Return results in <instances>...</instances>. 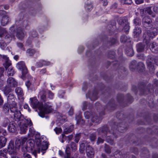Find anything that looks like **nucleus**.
<instances>
[{
	"label": "nucleus",
	"instance_id": "473e14b6",
	"mask_svg": "<svg viewBox=\"0 0 158 158\" xmlns=\"http://www.w3.org/2000/svg\"><path fill=\"white\" fill-rule=\"evenodd\" d=\"M3 110L5 113H8L9 111L10 106L8 104H5L3 107Z\"/></svg>",
	"mask_w": 158,
	"mask_h": 158
},
{
	"label": "nucleus",
	"instance_id": "5fc2aeb1",
	"mask_svg": "<svg viewBox=\"0 0 158 158\" xmlns=\"http://www.w3.org/2000/svg\"><path fill=\"white\" fill-rule=\"evenodd\" d=\"M9 121L7 119H5L2 125L3 127H5L7 125Z\"/></svg>",
	"mask_w": 158,
	"mask_h": 158
},
{
	"label": "nucleus",
	"instance_id": "a878e982",
	"mask_svg": "<svg viewBox=\"0 0 158 158\" xmlns=\"http://www.w3.org/2000/svg\"><path fill=\"white\" fill-rule=\"evenodd\" d=\"M126 52L127 55L129 56H132L134 55L133 49L131 48H128L126 49Z\"/></svg>",
	"mask_w": 158,
	"mask_h": 158
},
{
	"label": "nucleus",
	"instance_id": "bf43d9fd",
	"mask_svg": "<svg viewBox=\"0 0 158 158\" xmlns=\"http://www.w3.org/2000/svg\"><path fill=\"white\" fill-rule=\"evenodd\" d=\"M30 35L32 37H35L37 36V33L35 31H33L31 32Z\"/></svg>",
	"mask_w": 158,
	"mask_h": 158
},
{
	"label": "nucleus",
	"instance_id": "e2e57ef3",
	"mask_svg": "<svg viewBox=\"0 0 158 158\" xmlns=\"http://www.w3.org/2000/svg\"><path fill=\"white\" fill-rule=\"evenodd\" d=\"M90 139L92 141H94L96 139V136L95 134H92L90 136Z\"/></svg>",
	"mask_w": 158,
	"mask_h": 158
},
{
	"label": "nucleus",
	"instance_id": "6ab92c4d",
	"mask_svg": "<svg viewBox=\"0 0 158 158\" xmlns=\"http://www.w3.org/2000/svg\"><path fill=\"white\" fill-rule=\"evenodd\" d=\"M9 17L6 15L3 16L2 18L1 23L2 25L5 26L6 25L9 21Z\"/></svg>",
	"mask_w": 158,
	"mask_h": 158
},
{
	"label": "nucleus",
	"instance_id": "dca6fc26",
	"mask_svg": "<svg viewBox=\"0 0 158 158\" xmlns=\"http://www.w3.org/2000/svg\"><path fill=\"white\" fill-rule=\"evenodd\" d=\"M48 148V143L47 142H43L41 144V147L40 148L39 153L40 152V151H41L43 152L42 154L43 155L45 152H44V151L46 150Z\"/></svg>",
	"mask_w": 158,
	"mask_h": 158
},
{
	"label": "nucleus",
	"instance_id": "c9c22d12",
	"mask_svg": "<svg viewBox=\"0 0 158 158\" xmlns=\"http://www.w3.org/2000/svg\"><path fill=\"white\" fill-rule=\"evenodd\" d=\"M136 61L134 60L132 61L130 65V68L131 70L133 71L136 68Z\"/></svg>",
	"mask_w": 158,
	"mask_h": 158
},
{
	"label": "nucleus",
	"instance_id": "f3484780",
	"mask_svg": "<svg viewBox=\"0 0 158 158\" xmlns=\"http://www.w3.org/2000/svg\"><path fill=\"white\" fill-rule=\"evenodd\" d=\"M38 96L42 101L45 102L46 101V92L44 90H43L40 91Z\"/></svg>",
	"mask_w": 158,
	"mask_h": 158
},
{
	"label": "nucleus",
	"instance_id": "c03bdc74",
	"mask_svg": "<svg viewBox=\"0 0 158 158\" xmlns=\"http://www.w3.org/2000/svg\"><path fill=\"white\" fill-rule=\"evenodd\" d=\"M127 37L125 35H122L120 38V41L123 42H125L127 41Z\"/></svg>",
	"mask_w": 158,
	"mask_h": 158
},
{
	"label": "nucleus",
	"instance_id": "c756f323",
	"mask_svg": "<svg viewBox=\"0 0 158 158\" xmlns=\"http://www.w3.org/2000/svg\"><path fill=\"white\" fill-rule=\"evenodd\" d=\"M7 75L8 76H12L15 73L14 70L12 67H10L7 69Z\"/></svg>",
	"mask_w": 158,
	"mask_h": 158
},
{
	"label": "nucleus",
	"instance_id": "774afa93",
	"mask_svg": "<svg viewBox=\"0 0 158 158\" xmlns=\"http://www.w3.org/2000/svg\"><path fill=\"white\" fill-rule=\"evenodd\" d=\"M118 130L120 132H123L124 131L126 130L125 128L124 127H122L121 126H120L118 128Z\"/></svg>",
	"mask_w": 158,
	"mask_h": 158
},
{
	"label": "nucleus",
	"instance_id": "4be33fe9",
	"mask_svg": "<svg viewBox=\"0 0 158 158\" xmlns=\"http://www.w3.org/2000/svg\"><path fill=\"white\" fill-rule=\"evenodd\" d=\"M6 142V139L2 136H0V148L4 147Z\"/></svg>",
	"mask_w": 158,
	"mask_h": 158
},
{
	"label": "nucleus",
	"instance_id": "680f3d73",
	"mask_svg": "<svg viewBox=\"0 0 158 158\" xmlns=\"http://www.w3.org/2000/svg\"><path fill=\"white\" fill-rule=\"evenodd\" d=\"M85 8L88 11L90 10L93 8L92 6L91 5H86L85 6Z\"/></svg>",
	"mask_w": 158,
	"mask_h": 158
},
{
	"label": "nucleus",
	"instance_id": "a18cd8bd",
	"mask_svg": "<svg viewBox=\"0 0 158 158\" xmlns=\"http://www.w3.org/2000/svg\"><path fill=\"white\" fill-rule=\"evenodd\" d=\"M6 46V43L2 41L0 42V47L2 49H4Z\"/></svg>",
	"mask_w": 158,
	"mask_h": 158
},
{
	"label": "nucleus",
	"instance_id": "412c9836",
	"mask_svg": "<svg viewBox=\"0 0 158 158\" xmlns=\"http://www.w3.org/2000/svg\"><path fill=\"white\" fill-rule=\"evenodd\" d=\"M15 98L14 94H9L7 98V100L9 104L10 105L14 103V102H15Z\"/></svg>",
	"mask_w": 158,
	"mask_h": 158
},
{
	"label": "nucleus",
	"instance_id": "a211bd4d",
	"mask_svg": "<svg viewBox=\"0 0 158 158\" xmlns=\"http://www.w3.org/2000/svg\"><path fill=\"white\" fill-rule=\"evenodd\" d=\"M150 48L153 52L157 53L158 52V46L155 43H153L150 44Z\"/></svg>",
	"mask_w": 158,
	"mask_h": 158
},
{
	"label": "nucleus",
	"instance_id": "393cba45",
	"mask_svg": "<svg viewBox=\"0 0 158 158\" xmlns=\"http://www.w3.org/2000/svg\"><path fill=\"white\" fill-rule=\"evenodd\" d=\"M25 36V34L22 31L17 32L16 36L20 40H22L24 37Z\"/></svg>",
	"mask_w": 158,
	"mask_h": 158
},
{
	"label": "nucleus",
	"instance_id": "4c0bfd02",
	"mask_svg": "<svg viewBox=\"0 0 158 158\" xmlns=\"http://www.w3.org/2000/svg\"><path fill=\"white\" fill-rule=\"evenodd\" d=\"M121 2L123 4H131L132 3L131 0H121Z\"/></svg>",
	"mask_w": 158,
	"mask_h": 158
},
{
	"label": "nucleus",
	"instance_id": "338daca9",
	"mask_svg": "<svg viewBox=\"0 0 158 158\" xmlns=\"http://www.w3.org/2000/svg\"><path fill=\"white\" fill-rule=\"evenodd\" d=\"M43 66L48 65L50 64V63L49 61H47L44 60H42Z\"/></svg>",
	"mask_w": 158,
	"mask_h": 158
},
{
	"label": "nucleus",
	"instance_id": "052dcab7",
	"mask_svg": "<svg viewBox=\"0 0 158 158\" xmlns=\"http://www.w3.org/2000/svg\"><path fill=\"white\" fill-rule=\"evenodd\" d=\"M23 157L24 158H32L31 156L27 153H24L23 154Z\"/></svg>",
	"mask_w": 158,
	"mask_h": 158
},
{
	"label": "nucleus",
	"instance_id": "b1692460",
	"mask_svg": "<svg viewBox=\"0 0 158 158\" xmlns=\"http://www.w3.org/2000/svg\"><path fill=\"white\" fill-rule=\"evenodd\" d=\"M27 124H23L22 125H21L20 126V133L23 134L25 133L27 130Z\"/></svg>",
	"mask_w": 158,
	"mask_h": 158
},
{
	"label": "nucleus",
	"instance_id": "69168bd1",
	"mask_svg": "<svg viewBox=\"0 0 158 158\" xmlns=\"http://www.w3.org/2000/svg\"><path fill=\"white\" fill-rule=\"evenodd\" d=\"M68 113L69 115H72L73 114V109L72 107H71Z\"/></svg>",
	"mask_w": 158,
	"mask_h": 158
},
{
	"label": "nucleus",
	"instance_id": "f8f14e48",
	"mask_svg": "<svg viewBox=\"0 0 158 158\" xmlns=\"http://www.w3.org/2000/svg\"><path fill=\"white\" fill-rule=\"evenodd\" d=\"M86 152L87 156L89 158H91L94 156V151L92 147L88 146L86 148Z\"/></svg>",
	"mask_w": 158,
	"mask_h": 158
},
{
	"label": "nucleus",
	"instance_id": "39448f33",
	"mask_svg": "<svg viewBox=\"0 0 158 158\" xmlns=\"http://www.w3.org/2000/svg\"><path fill=\"white\" fill-rule=\"evenodd\" d=\"M17 149L14 146V143L10 142L8 147V151L10 155L11 158H16L17 154L16 150Z\"/></svg>",
	"mask_w": 158,
	"mask_h": 158
},
{
	"label": "nucleus",
	"instance_id": "bb28decb",
	"mask_svg": "<svg viewBox=\"0 0 158 158\" xmlns=\"http://www.w3.org/2000/svg\"><path fill=\"white\" fill-rule=\"evenodd\" d=\"M36 52V51L32 49L29 48L27 50L26 53L27 55L29 56H32Z\"/></svg>",
	"mask_w": 158,
	"mask_h": 158
},
{
	"label": "nucleus",
	"instance_id": "37998d69",
	"mask_svg": "<svg viewBox=\"0 0 158 158\" xmlns=\"http://www.w3.org/2000/svg\"><path fill=\"white\" fill-rule=\"evenodd\" d=\"M20 139V140L22 145H23L27 141V137H21Z\"/></svg>",
	"mask_w": 158,
	"mask_h": 158
},
{
	"label": "nucleus",
	"instance_id": "9d476101",
	"mask_svg": "<svg viewBox=\"0 0 158 158\" xmlns=\"http://www.w3.org/2000/svg\"><path fill=\"white\" fill-rule=\"evenodd\" d=\"M17 126L16 124L13 121L10 122L8 127V131L11 132H15L16 130Z\"/></svg>",
	"mask_w": 158,
	"mask_h": 158
},
{
	"label": "nucleus",
	"instance_id": "c85d7f7f",
	"mask_svg": "<svg viewBox=\"0 0 158 158\" xmlns=\"http://www.w3.org/2000/svg\"><path fill=\"white\" fill-rule=\"evenodd\" d=\"M137 50L139 52H142L144 48V45L141 43L138 44L137 45Z\"/></svg>",
	"mask_w": 158,
	"mask_h": 158
},
{
	"label": "nucleus",
	"instance_id": "e433bc0d",
	"mask_svg": "<svg viewBox=\"0 0 158 158\" xmlns=\"http://www.w3.org/2000/svg\"><path fill=\"white\" fill-rule=\"evenodd\" d=\"M6 42L7 43H9L12 40V37L9 35H7L5 37Z\"/></svg>",
	"mask_w": 158,
	"mask_h": 158
},
{
	"label": "nucleus",
	"instance_id": "6e6d98bb",
	"mask_svg": "<svg viewBox=\"0 0 158 158\" xmlns=\"http://www.w3.org/2000/svg\"><path fill=\"white\" fill-rule=\"evenodd\" d=\"M146 10L147 12L150 15L152 14V12L151 10V7H147L146 8Z\"/></svg>",
	"mask_w": 158,
	"mask_h": 158
},
{
	"label": "nucleus",
	"instance_id": "4d7b16f0",
	"mask_svg": "<svg viewBox=\"0 0 158 158\" xmlns=\"http://www.w3.org/2000/svg\"><path fill=\"white\" fill-rule=\"evenodd\" d=\"M36 65L37 67H41L43 66L42 60L36 63Z\"/></svg>",
	"mask_w": 158,
	"mask_h": 158
},
{
	"label": "nucleus",
	"instance_id": "f257e3e1",
	"mask_svg": "<svg viewBox=\"0 0 158 158\" xmlns=\"http://www.w3.org/2000/svg\"><path fill=\"white\" fill-rule=\"evenodd\" d=\"M143 24L144 27L147 29L150 28V30L145 31L143 35L144 38V41L145 40V42L147 44L149 42L150 38H153L156 35V29L152 27V23H146L145 20H144V24Z\"/></svg>",
	"mask_w": 158,
	"mask_h": 158
},
{
	"label": "nucleus",
	"instance_id": "ddd939ff",
	"mask_svg": "<svg viewBox=\"0 0 158 158\" xmlns=\"http://www.w3.org/2000/svg\"><path fill=\"white\" fill-rule=\"evenodd\" d=\"M16 93L18 96L19 99H24L23 95V91L22 89L19 87H17L15 90Z\"/></svg>",
	"mask_w": 158,
	"mask_h": 158
},
{
	"label": "nucleus",
	"instance_id": "2eb2a0df",
	"mask_svg": "<svg viewBox=\"0 0 158 158\" xmlns=\"http://www.w3.org/2000/svg\"><path fill=\"white\" fill-rule=\"evenodd\" d=\"M154 62L158 65V59H155L152 57H150L147 60V63L149 66L151 65Z\"/></svg>",
	"mask_w": 158,
	"mask_h": 158
},
{
	"label": "nucleus",
	"instance_id": "13d9d810",
	"mask_svg": "<svg viewBox=\"0 0 158 158\" xmlns=\"http://www.w3.org/2000/svg\"><path fill=\"white\" fill-rule=\"evenodd\" d=\"M0 134H2L4 135H5L7 134V132L5 130L0 129Z\"/></svg>",
	"mask_w": 158,
	"mask_h": 158
},
{
	"label": "nucleus",
	"instance_id": "2f4dec72",
	"mask_svg": "<svg viewBox=\"0 0 158 158\" xmlns=\"http://www.w3.org/2000/svg\"><path fill=\"white\" fill-rule=\"evenodd\" d=\"M15 147L17 149H19L20 146L22 145L20 139H16L15 142Z\"/></svg>",
	"mask_w": 158,
	"mask_h": 158
},
{
	"label": "nucleus",
	"instance_id": "3c124183",
	"mask_svg": "<svg viewBox=\"0 0 158 158\" xmlns=\"http://www.w3.org/2000/svg\"><path fill=\"white\" fill-rule=\"evenodd\" d=\"M105 152L109 154L111 152V150L109 147L106 145L105 146Z\"/></svg>",
	"mask_w": 158,
	"mask_h": 158
},
{
	"label": "nucleus",
	"instance_id": "603ef678",
	"mask_svg": "<svg viewBox=\"0 0 158 158\" xmlns=\"http://www.w3.org/2000/svg\"><path fill=\"white\" fill-rule=\"evenodd\" d=\"M48 98L50 99H52L54 97V94L50 91H48Z\"/></svg>",
	"mask_w": 158,
	"mask_h": 158
},
{
	"label": "nucleus",
	"instance_id": "cd10ccee",
	"mask_svg": "<svg viewBox=\"0 0 158 158\" xmlns=\"http://www.w3.org/2000/svg\"><path fill=\"white\" fill-rule=\"evenodd\" d=\"M141 28L139 27H135L134 31V34L135 37L138 36L141 33Z\"/></svg>",
	"mask_w": 158,
	"mask_h": 158
},
{
	"label": "nucleus",
	"instance_id": "ea45409f",
	"mask_svg": "<svg viewBox=\"0 0 158 158\" xmlns=\"http://www.w3.org/2000/svg\"><path fill=\"white\" fill-rule=\"evenodd\" d=\"M70 149L69 146H67L65 150V152L66 154V157H69L70 156Z\"/></svg>",
	"mask_w": 158,
	"mask_h": 158
},
{
	"label": "nucleus",
	"instance_id": "20e7f679",
	"mask_svg": "<svg viewBox=\"0 0 158 158\" xmlns=\"http://www.w3.org/2000/svg\"><path fill=\"white\" fill-rule=\"evenodd\" d=\"M16 67L18 69L22 71V75L21 78L23 80H25L26 75L27 73V70L24 62L23 61H20L18 62L17 64Z\"/></svg>",
	"mask_w": 158,
	"mask_h": 158
},
{
	"label": "nucleus",
	"instance_id": "58836bf2",
	"mask_svg": "<svg viewBox=\"0 0 158 158\" xmlns=\"http://www.w3.org/2000/svg\"><path fill=\"white\" fill-rule=\"evenodd\" d=\"M134 23L136 25H139L141 24V21L138 18H136L134 20Z\"/></svg>",
	"mask_w": 158,
	"mask_h": 158
},
{
	"label": "nucleus",
	"instance_id": "aec40b11",
	"mask_svg": "<svg viewBox=\"0 0 158 158\" xmlns=\"http://www.w3.org/2000/svg\"><path fill=\"white\" fill-rule=\"evenodd\" d=\"M2 90L4 94L6 96L7 95L10 93L11 92V88L7 85L3 87L2 89Z\"/></svg>",
	"mask_w": 158,
	"mask_h": 158
},
{
	"label": "nucleus",
	"instance_id": "de8ad7c7",
	"mask_svg": "<svg viewBox=\"0 0 158 158\" xmlns=\"http://www.w3.org/2000/svg\"><path fill=\"white\" fill-rule=\"evenodd\" d=\"M71 147L73 150L75 151L77 149L76 144L73 142H72L71 143Z\"/></svg>",
	"mask_w": 158,
	"mask_h": 158
},
{
	"label": "nucleus",
	"instance_id": "1a4fd4ad",
	"mask_svg": "<svg viewBox=\"0 0 158 158\" xmlns=\"http://www.w3.org/2000/svg\"><path fill=\"white\" fill-rule=\"evenodd\" d=\"M2 57L4 60V63H3V66L5 67L6 70H7L9 67H12L11 63V61L9 60V58L6 56L3 55L2 56Z\"/></svg>",
	"mask_w": 158,
	"mask_h": 158
},
{
	"label": "nucleus",
	"instance_id": "4468645a",
	"mask_svg": "<svg viewBox=\"0 0 158 158\" xmlns=\"http://www.w3.org/2000/svg\"><path fill=\"white\" fill-rule=\"evenodd\" d=\"M7 83L10 86L12 87H15L17 85V82L12 77L8 78L7 80Z\"/></svg>",
	"mask_w": 158,
	"mask_h": 158
},
{
	"label": "nucleus",
	"instance_id": "5701e85b",
	"mask_svg": "<svg viewBox=\"0 0 158 158\" xmlns=\"http://www.w3.org/2000/svg\"><path fill=\"white\" fill-rule=\"evenodd\" d=\"M64 127H65V128L64 129V132L65 134H68L70 133L73 131L74 128L73 125L67 127H65V126H64Z\"/></svg>",
	"mask_w": 158,
	"mask_h": 158
},
{
	"label": "nucleus",
	"instance_id": "7c9ffc66",
	"mask_svg": "<svg viewBox=\"0 0 158 158\" xmlns=\"http://www.w3.org/2000/svg\"><path fill=\"white\" fill-rule=\"evenodd\" d=\"M85 143H86L84 141L80 144V151L81 153H83L85 150Z\"/></svg>",
	"mask_w": 158,
	"mask_h": 158
},
{
	"label": "nucleus",
	"instance_id": "79ce46f5",
	"mask_svg": "<svg viewBox=\"0 0 158 158\" xmlns=\"http://www.w3.org/2000/svg\"><path fill=\"white\" fill-rule=\"evenodd\" d=\"M144 20H145L146 23H152L151 20L148 17H145L143 18V24H144Z\"/></svg>",
	"mask_w": 158,
	"mask_h": 158
},
{
	"label": "nucleus",
	"instance_id": "7ed1b4c3",
	"mask_svg": "<svg viewBox=\"0 0 158 158\" xmlns=\"http://www.w3.org/2000/svg\"><path fill=\"white\" fill-rule=\"evenodd\" d=\"M52 104L50 102L45 103L43 105L42 104L39 107V116L42 117H44L45 114L51 113L53 110Z\"/></svg>",
	"mask_w": 158,
	"mask_h": 158
},
{
	"label": "nucleus",
	"instance_id": "864d4df0",
	"mask_svg": "<svg viewBox=\"0 0 158 158\" xmlns=\"http://www.w3.org/2000/svg\"><path fill=\"white\" fill-rule=\"evenodd\" d=\"M106 140L108 143H109L111 145L113 144L114 143L113 140L109 137H108L106 138Z\"/></svg>",
	"mask_w": 158,
	"mask_h": 158
},
{
	"label": "nucleus",
	"instance_id": "9b49d317",
	"mask_svg": "<svg viewBox=\"0 0 158 158\" xmlns=\"http://www.w3.org/2000/svg\"><path fill=\"white\" fill-rule=\"evenodd\" d=\"M15 24L17 25H19L20 27L23 28H26L28 25V22L26 20H19L16 21Z\"/></svg>",
	"mask_w": 158,
	"mask_h": 158
},
{
	"label": "nucleus",
	"instance_id": "f03ea898",
	"mask_svg": "<svg viewBox=\"0 0 158 158\" xmlns=\"http://www.w3.org/2000/svg\"><path fill=\"white\" fill-rule=\"evenodd\" d=\"M10 108L11 115L13 116L15 120L20 121L23 119V116L21 114L20 111L18 110L16 102L10 104Z\"/></svg>",
	"mask_w": 158,
	"mask_h": 158
},
{
	"label": "nucleus",
	"instance_id": "09e8293b",
	"mask_svg": "<svg viewBox=\"0 0 158 158\" xmlns=\"http://www.w3.org/2000/svg\"><path fill=\"white\" fill-rule=\"evenodd\" d=\"M80 134H78L76 135L75 137V142L77 143L80 139Z\"/></svg>",
	"mask_w": 158,
	"mask_h": 158
},
{
	"label": "nucleus",
	"instance_id": "0eeeda50",
	"mask_svg": "<svg viewBox=\"0 0 158 158\" xmlns=\"http://www.w3.org/2000/svg\"><path fill=\"white\" fill-rule=\"evenodd\" d=\"M84 115L85 118L87 119H89L90 117H91V120L93 122H94L96 123H99L98 118L94 113L91 114L89 112L86 111Z\"/></svg>",
	"mask_w": 158,
	"mask_h": 158
},
{
	"label": "nucleus",
	"instance_id": "a19ab883",
	"mask_svg": "<svg viewBox=\"0 0 158 158\" xmlns=\"http://www.w3.org/2000/svg\"><path fill=\"white\" fill-rule=\"evenodd\" d=\"M54 131L56 134H58L62 131V129L60 127H56L54 129Z\"/></svg>",
	"mask_w": 158,
	"mask_h": 158
},
{
	"label": "nucleus",
	"instance_id": "0e129e2a",
	"mask_svg": "<svg viewBox=\"0 0 158 158\" xmlns=\"http://www.w3.org/2000/svg\"><path fill=\"white\" fill-rule=\"evenodd\" d=\"M141 67V69L142 70H143L144 68V65L143 64L142 62H139L138 64L139 68L140 66Z\"/></svg>",
	"mask_w": 158,
	"mask_h": 158
},
{
	"label": "nucleus",
	"instance_id": "8fccbe9b",
	"mask_svg": "<svg viewBox=\"0 0 158 158\" xmlns=\"http://www.w3.org/2000/svg\"><path fill=\"white\" fill-rule=\"evenodd\" d=\"M31 77H30V80L31 79ZM31 82L30 80H28L26 81L25 83L27 87V88L28 89L31 85Z\"/></svg>",
	"mask_w": 158,
	"mask_h": 158
},
{
	"label": "nucleus",
	"instance_id": "f704fd0d",
	"mask_svg": "<svg viewBox=\"0 0 158 158\" xmlns=\"http://www.w3.org/2000/svg\"><path fill=\"white\" fill-rule=\"evenodd\" d=\"M7 32L5 29L0 27V37H2L3 35Z\"/></svg>",
	"mask_w": 158,
	"mask_h": 158
},
{
	"label": "nucleus",
	"instance_id": "49530a36",
	"mask_svg": "<svg viewBox=\"0 0 158 158\" xmlns=\"http://www.w3.org/2000/svg\"><path fill=\"white\" fill-rule=\"evenodd\" d=\"M17 46L20 49H21V50L25 51V49L23 47V45L22 43H17Z\"/></svg>",
	"mask_w": 158,
	"mask_h": 158
},
{
	"label": "nucleus",
	"instance_id": "6e6552de",
	"mask_svg": "<svg viewBox=\"0 0 158 158\" xmlns=\"http://www.w3.org/2000/svg\"><path fill=\"white\" fill-rule=\"evenodd\" d=\"M31 105L34 108H38L39 110V107L42 103H40L35 97L31 98L30 99Z\"/></svg>",
	"mask_w": 158,
	"mask_h": 158
},
{
	"label": "nucleus",
	"instance_id": "423d86ee",
	"mask_svg": "<svg viewBox=\"0 0 158 158\" xmlns=\"http://www.w3.org/2000/svg\"><path fill=\"white\" fill-rule=\"evenodd\" d=\"M118 23L123 27V30L126 32H127L129 29V24L126 18H123L120 19L118 21Z\"/></svg>",
	"mask_w": 158,
	"mask_h": 158
},
{
	"label": "nucleus",
	"instance_id": "72a5a7b5",
	"mask_svg": "<svg viewBox=\"0 0 158 158\" xmlns=\"http://www.w3.org/2000/svg\"><path fill=\"white\" fill-rule=\"evenodd\" d=\"M7 153L6 150H0V156H2L4 158H7Z\"/></svg>",
	"mask_w": 158,
	"mask_h": 158
}]
</instances>
